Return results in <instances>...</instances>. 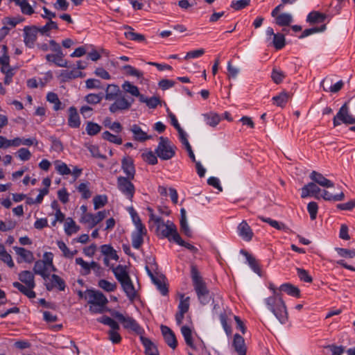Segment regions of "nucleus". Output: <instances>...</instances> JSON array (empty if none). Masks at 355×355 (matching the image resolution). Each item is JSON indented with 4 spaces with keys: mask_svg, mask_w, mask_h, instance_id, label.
Instances as JSON below:
<instances>
[{
    "mask_svg": "<svg viewBox=\"0 0 355 355\" xmlns=\"http://www.w3.org/2000/svg\"><path fill=\"white\" fill-rule=\"evenodd\" d=\"M14 250L16 254L19 256L21 260H18L19 263L21 261L26 262L28 263H31L34 260V256L31 251L28 250L21 247H14Z\"/></svg>",
    "mask_w": 355,
    "mask_h": 355,
    "instance_id": "nucleus-26",
    "label": "nucleus"
},
{
    "mask_svg": "<svg viewBox=\"0 0 355 355\" xmlns=\"http://www.w3.org/2000/svg\"><path fill=\"white\" fill-rule=\"evenodd\" d=\"M272 44L277 50L283 49L285 46L284 35L281 33H276V35H274Z\"/></svg>",
    "mask_w": 355,
    "mask_h": 355,
    "instance_id": "nucleus-51",
    "label": "nucleus"
},
{
    "mask_svg": "<svg viewBox=\"0 0 355 355\" xmlns=\"http://www.w3.org/2000/svg\"><path fill=\"white\" fill-rule=\"evenodd\" d=\"M131 178L123 176L117 178L118 189L130 201L132 200L135 193V187L131 182Z\"/></svg>",
    "mask_w": 355,
    "mask_h": 355,
    "instance_id": "nucleus-10",
    "label": "nucleus"
},
{
    "mask_svg": "<svg viewBox=\"0 0 355 355\" xmlns=\"http://www.w3.org/2000/svg\"><path fill=\"white\" fill-rule=\"evenodd\" d=\"M232 317L234 318L236 322V328L243 334H245V327L241 318L239 316L234 315L230 310H225L223 312L220 313L219 318L223 328L227 336H231L232 332L231 326L227 323L228 320H230Z\"/></svg>",
    "mask_w": 355,
    "mask_h": 355,
    "instance_id": "nucleus-7",
    "label": "nucleus"
},
{
    "mask_svg": "<svg viewBox=\"0 0 355 355\" xmlns=\"http://www.w3.org/2000/svg\"><path fill=\"white\" fill-rule=\"evenodd\" d=\"M258 218L261 221L268 223L271 227L275 228L276 230L283 231H286L288 230L286 225L282 222H278L275 220H272L270 218H266L261 216H259Z\"/></svg>",
    "mask_w": 355,
    "mask_h": 355,
    "instance_id": "nucleus-35",
    "label": "nucleus"
},
{
    "mask_svg": "<svg viewBox=\"0 0 355 355\" xmlns=\"http://www.w3.org/2000/svg\"><path fill=\"white\" fill-rule=\"evenodd\" d=\"M204 117L205 119L206 123L211 127L216 126L220 121V116L214 113L205 114Z\"/></svg>",
    "mask_w": 355,
    "mask_h": 355,
    "instance_id": "nucleus-52",
    "label": "nucleus"
},
{
    "mask_svg": "<svg viewBox=\"0 0 355 355\" xmlns=\"http://www.w3.org/2000/svg\"><path fill=\"white\" fill-rule=\"evenodd\" d=\"M310 178L315 183L318 184L319 185L323 187H333L334 186V182H332L331 180L327 179L325 177L323 176L322 174L316 172L315 171H313L310 174Z\"/></svg>",
    "mask_w": 355,
    "mask_h": 355,
    "instance_id": "nucleus-23",
    "label": "nucleus"
},
{
    "mask_svg": "<svg viewBox=\"0 0 355 355\" xmlns=\"http://www.w3.org/2000/svg\"><path fill=\"white\" fill-rule=\"evenodd\" d=\"M122 94L120 88L116 85H108L105 90V98L107 101H112L121 96Z\"/></svg>",
    "mask_w": 355,
    "mask_h": 355,
    "instance_id": "nucleus-29",
    "label": "nucleus"
},
{
    "mask_svg": "<svg viewBox=\"0 0 355 355\" xmlns=\"http://www.w3.org/2000/svg\"><path fill=\"white\" fill-rule=\"evenodd\" d=\"M130 130L133 134V139L135 141L144 142L152 138L150 135H148L147 133L143 131L141 127L137 124L131 125Z\"/></svg>",
    "mask_w": 355,
    "mask_h": 355,
    "instance_id": "nucleus-24",
    "label": "nucleus"
},
{
    "mask_svg": "<svg viewBox=\"0 0 355 355\" xmlns=\"http://www.w3.org/2000/svg\"><path fill=\"white\" fill-rule=\"evenodd\" d=\"M98 322L109 326L112 329H120L119 324L112 318L107 315H103L97 319Z\"/></svg>",
    "mask_w": 355,
    "mask_h": 355,
    "instance_id": "nucleus-50",
    "label": "nucleus"
},
{
    "mask_svg": "<svg viewBox=\"0 0 355 355\" xmlns=\"http://www.w3.org/2000/svg\"><path fill=\"white\" fill-rule=\"evenodd\" d=\"M38 30L42 35L50 37L51 31L58 30V26L55 21L49 20L44 26L38 27Z\"/></svg>",
    "mask_w": 355,
    "mask_h": 355,
    "instance_id": "nucleus-32",
    "label": "nucleus"
},
{
    "mask_svg": "<svg viewBox=\"0 0 355 355\" xmlns=\"http://www.w3.org/2000/svg\"><path fill=\"white\" fill-rule=\"evenodd\" d=\"M151 280L154 284L156 285L157 289L159 291L162 295H166L168 294V288L166 284L164 282L163 278L162 277H155Z\"/></svg>",
    "mask_w": 355,
    "mask_h": 355,
    "instance_id": "nucleus-45",
    "label": "nucleus"
},
{
    "mask_svg": "<svg viewBox=\"0 0 355 355\" xmlns=\"http://www.w3.org/2000/svg\"><path fill=\"white\" fill-rule=\"evenodd\" d=\"M46 100L49 103L53 104V110L55 111H58L63 108L62 106V103L60 101L57 94L54 92H49L46 95Z\"/></svg>",
    "mask_w": 355,
    "mask_h": 355,
    "instance_id": "nucleus-38",
    "label": "nucleus"
},
{
    "mask_svg": "<svg viewBox=\"0 0 355 355\" xmlns=\"http://www.w3.org/2000/svg\"><path fill=\"white\" fill-rule=\"evenodd\" d=\"M89 182H82L77 187V190L81 193L83 199H88L92 196V192L89 189Z\"/></svg>",
    "mask_w": 355,
    "mask_h": 355,
    "instance_id": "nucleus-48",
    "label": "nucleus"
},
{
    "mask_svg": "<svg viewBox=\"0 0 355 355\" xmlns=\"http://www.w3.org/2000/svg\"><path fill=\"white\" fill-rule=\"evenodd\" d=\"M342 123L345 125L355 123V117L349 113V107L347 103H344L341 106L333 119V124L334 127H337Z\"/></svg>",
    "mask_w": 355,
    "mask_h": 355,
    "instance_id": "nucleus-8",
    "label": "nucleus"
},
{
    "mask_svg": "<svg viewBox=\"0 0 355 355\" xmlns=\"http://www.w3.org/2000/svg\"><path fill=\"white\" fill-rule=\"evenodd\" d=\"M64 54L62 53L47 54L46 60L49 62L54 63L56 66L60 67H68V61L64 59Z\"/></svg>",
    "mask_w": 355,
    "mask_h": 355,
    "instance_id": "nucleus-21",
    "label": "nucleus"
},
{
    "mask_svg": "<svg viewBox=\"0 0 355 355\" xmlns=\"http://www.w3.org/2000/svg\"><path fill=\"white\" fill-rule=\"evenodd\" d=\"M54 165L55 171L61 175H67L71 173V170L67 164L60 160H56Z\"/></svg>",
    "mask_w": 355,
    "mask_h": 355,
    "instance_id": "nucleus-39",
    "label": "nucleus"
},
{
    "mask_svg": "<svg viewBox=\"0 0 355 355\" xmlns=\"http://www.w3.org/2000/svg\"><path fill=\"white\" fill-rule=\"evenodd\" d=\"M50 282L44 284L47 291H52L53 288H58L60 291L65 289L66 284L63 279L55 274L51 275L50 277Z\"/></svg>",
    "mask_w": 355,
    "mask_h": 355,
    "instance_id": "nucleus-15",
    "label": "nucleus"
},
{
    "mask_svg": "<svg viewBox=\"0 0 355 355\" xmlns=\"http://www.w3.org/2000/svg\"><path fill=\"white\" fill-rule=\"evenodd\" d=\"M181 333L184 338L187 345L191 348H194V344L192 339L191 329L187 326H183L181 328Z\"/></svg>",
    "mask_w": 355,
    "mask_h": 355,
    "instance_id": "nucleus-43",
    "label": "nucleus"
},
{
    "mask_svg": "<svg viewBox=\"0 0 355 355\" xmlns=\"http://www.w3.org/2000/svg\"><path fill=\"white\" fill-rule=\"evenodd\" d=\"M112 101L114 102L110 105L109 110L113 114L129 110L134 102L133 98H126L124 94Z\"/></svg>",
    "mask_w": 355,
    "mask_h": 355,
    "instance_id": "nucleus-9",
    "label": "nucleus"
},
{
    "mask_svg": "<svg viewBox=\"0 0 355 355\" xmlns=\"http://www.w3.org/2000/svg\"><path fill=\"white\" fill-rule=\"evenodd\" d=\"M124 28L129 30L124 33V35L127 39L137 42H143L145 40V36L142 34L134 32L132 27L125 26Z\"/></svg>",
    "mask_w": 355,
    "mask_h": 355,
    "instance_id": "nucleus-34",
    "label": "nucleus"
},
{
    "mask_svg": "<svg viewBox=\"0 0 355 355\" xmlns=\"http://www.w3.org/2000/svg\"><path fill=\"white\" fill-rule=\"evenodd\" d=\"M123 70L127 75L135 76L138 78L143 77V73L131 65L127 64L123 66Z\"/></svg>",
    "mask_w": 355,
    "mask_h": 355,
    "instance_id": "nucleus-61",
    "label": "nucleus"
},
{
    "mask_svg": "<svg viewBox=\"0 0 355 355\" xmlns=\"http://www.w3.org/2000/svg\"><path fill=\"white\" fill-rule=\"evenodd\" d=\"M293 21L292 15L289 13H282L276 17V23L279 26H288Z\"/></svg>",
    "mask_w": 355,
    "mask_h": 355,
    "instance_id": "nucleus-46",
    "label": "nucleus"
},
{
    "mask_svg": "<svg viewBox=\"0 0 355 355\" xmlns=\"http://www.w3.org/2000/svg\"><path fill=\"white\" fill-rule=\"evenodd\" d=\"M267 309L271 311L281 324L288 321V312L282 296L272 295L264 300Z\"/></svg>",
    "mask_w": 355,
    "mask_h": 355,
    "instance_id": "nucleus-2",
    "label": "nucleus"
},
{
    "mask_svg": "<svg viewBox=\"0 0 355 355\" xmlns=\"http://www.w3.org/2000/svg\"><path fill=\"white\" fill-rule=\"evenodd\" d=\"M79 230V227L76 225L75 221L71 218H68L64 223V231L67 235H71Z\"/></svg>",
    "mask_w": 355,
    "mask_h": 355,
    "instance_id": "nucleus-41",
    "label": "nucleus"
},
{
    "mask_svg": "<svg viewBox=\"0 0 355 355\" xmlns=\"http://www.w3.org/2000/svg\"><path fill=\"white\" fill-rule=\"evenodd\" d=\"M82 76V72L78 69H73L72 70L64 69L61 70L59 74V78L62 82H67L72 79H75Z\"/></svg>",
    "mask_w": 355,
    "mask_h": 355,
    "instance_id": "nucleus-28",
    "label": "nucleus"
},
{
    "mask_svg": "<svg viewBox=\"0 0 355 355\" xmlns=\"http://www.w3.org/2000/svg\"><path fill=\"white\" fill-rule=\"evenodd\" d=\"M12 286L17 288L21 293L28 297L29 299H33L36 296V293L33 291L34 288L26 287L18 282H13Z\"/></svg>",
    "mask_w": 355,
    "mask_h": 355,
    "instance_id": "nucleus-33",
    "label": "nucleus"
},
{
    "mask_svg": "<svg viewBox=\"0 0 355 355\" xmlns=\"http://www.w3.org/2000/svg\"><path fill=\"white\" fill-rule=\"evenodd\" d=\"M101 130V125L94 122H87L86 125V132L87 135L94 136L97 135Z\"/></svg>",
    "mask_w": 355,
    "mask_h": 355,
    "instance_id": "nucleus-56",
    "label": "nucleus"
},
{
    "mask_svg": "<svg viewBox=\"0 0 355 355\" xmlns=\"http://www.w3.org/2000/svg\"><path fill=\"white\" fill-rule=\"evenodd\" d=\"M296 270L297 276L301 281L306 283H311L313 282V278L307 270L300 268H297Z\"/></svg>",
    "mask_w": 355,
    "mask_h": 355,
    "instance_id": "nucleus-59",
    "label": "nucleus"
},
{
    "mask_svg": "<svg viewBox=\"0 0 355 355\" xmlns=\"http://www.w3.org/2000/svg\"><path fill=\"white\" fill-rule=\"evenodd\" d=\"M237 234L239 236L247 242L252 241L254 236L253 231L246 220H243L237 226Z\"/></svg>",
    "mask_w": 355,
    "mask_h": 355,
    "instance_id": "nucleus-14",
    "label": "nucleus"
},
{
    "mask_svg": "<svg viewBox=\"0 0 355 355\" xmlns=\"http://www.w3.org/2000/svg\"><path fill=\"white\" fill-rule=\"evenodd\" d=\"M150 220L155 223L158 234L162 238H167L169 241L175 242V238L179 234L175 225L172 221L168 220L165 223L162 217L155 216L154 214L150 215Z\"/></svg>",
    "mask_w": 355,
    "mask_h": 355,
    "instance_id": "nucleus-4",
    "label": "nucleus"
},
{
    "mask_svg": "<svg viewBox=\"0 0 355 355\" xmlns=\"http://www.w3.org/2000/svg\"><path fill=\"white\" fill-rule=\"evenodd\" d=\"M48 266L44 261L37 260L35 262L33 266V272L35 275H40L45 281L49 279V271H48Z\"/></svg>",
    "mask_w": 355,
    "mask_h": 355,
    "instance_id": "nucleus-22",
    "label": "nucleus"
},
{
    "mask_svg": "<svg viewBox=\"0 0 355 355\" xmlns=\"http://www.w3.org/2000/svg\"><path fill=\"white\" fill-rule=\"evenodd\" d=\"M320 197H322L325 200L341 201L344 199L345 195L343 192H340L338 194L333 195L328 191L323 190Z\"/></svg>",
    "mask_w": 355,
    "mask_h": 355,
    "instance_id": "nucleus-42",
    "label": "nucleus"
},
{
    "mask_svg": "<svg viewBox=\"0 0 355 355\" xmlns=\"http://www.w3.org/2000/svg\"><path fill=\"white\" fill-rule=\"evenodd\" d=\"M85 298L90 304L89 311L93 313H102L105 311V307L108 303L105 295L98 291L87 290Z\"/></svg>",
    "mask_w": 355,
    "mask_h": 355,
    "instance_id": "nucleus-5",
    "label": "nucleus"
},
{
    "mask_svg": "<svg viewBox=\"0 0 355 355\" xmlns=\"http://www.w3.org/2000/svg\"><path fill=\"white\" fill-rule=\"evenodd\" d=\"M327 16L325 14L317 11L311 12L306 18V21L311 24L322 23L324 21Z\"/></svg>",
    "mask_w": 355,
    "mask_h": 355,
    "instance_id": "nucleus-36",
    "label": "nucleus"
},
{
    "mask_svg": "<svg viewBox=\"0 0 355 355\" xmlns=\"http://www.w3.org/2000/svg\"><path fill=\"white\" fill-rule=\"evenodd\" d=\"M191 277L199 301L203 305L208 304L211 300L209 291L197 267L194 265L191 266Z\"/></svg>",
    "mask_w": 355,
    "mask_h": 355,
    "instance_id": "nucleus-3",
    "label": "nucleus"
},
{
    "mask_svg": "<svg viewBox=\"0 0 355 355\" xmlns=\"http://www.w3.org/2000/svg\"><path fill=\"white\" fill-rule=\"evenodd\" d=\"M176 147L167 137H160L155 153L162 160H168L175 155Z\"/></svg>",
    "mask_w": 355,
    "mask_h": 355,
    "instance_id": "nucleus-6",
    "label": "nucleus"
},
{
    "mask_svg": "<svg viewBox=\"0 0 355 355\" xmlns=\"http://www.w3.org/2000/svg\"><path fill=\"white\" fill-rule=\"evenodd\" d=\"M76 264L81 267L80 272L83 275H88L91 272L90 263L84 261L83 258L78 257L75 260Z\"/></svg>",
    "mask_w": 355,
    "mask_h": 355,
    "instance_id": "nucleus-47",
    "label": "nucleus"
},
{
    "mask_svg": "<svg viewBox=\"0 0 355 355\" xmlns=\"http://www.w3.org/2000/svg\"><path fill=\"white\" fill-rule=\"evenodd\" d=\"M232 345L238 354L246 355V347L244 338L239 334L234 335Z\"/></svg>",
    "mask_w": 355,
    "mask_h": 355,
    "instance_id": "nucleus-27",
    "label": "nucleus"
},
{
    "mask_svg": "<svg viewBox=\"0 0 355 355\" xmlns=\"http://www.w3.org/2000/svg\"><path fill=\"white\" fill-rule=\"evenodd\" d=\"M107 214H109V211L105 210L100 211L96 214L86 213L83 214L80 221L82 223L87 224L90 228H92L102 221Z\"/></svg>",
    "mask_w": 355,
    "mask_h": 355,
    "instance_id": "nucleus-11",
    "label": "nucleus"
},
{
    "mask_svg": "<svg viewBox=\"0 0 355 355\" xmlns=\"http://www.w3.org/2000/svg\"><path fill=\"white\" fill-rule=\"evenodd\" d=\"M0 260L6 263L10 268L15 266L10 254L7 252L3 244H0Z\"/></svg>",
    "mask_w": 355,
    "mask_h": 355,
    "instance_id": "nucleus-40",
    "label": "nucleus"
},
{
    "mask_svg": "<svg viewBox=\"0 0 355 355\" xmlns=\"http://www.w3.org/2000/svg\"><path fill=\"white\" fill-rule=\"evenodd\" d=\"M94 209H98L106 205L107 197L105 195H98L93 198Z\"/></svg>",
    "mask_w": 355,
    "mask_h": 355,
    "instance_id": "nucleus-54",
    "label": "nucleus"
},
{
    "mask_svg": "<svg viewBox=\"0 0 355 355\" xmlns=\"http://www.w3.org/2000/svg\"><path fill=\"white\" fill-rule=\"evenodd\" d=\"M39 33L36 26H26L24 28V42L27 47L34 48Z\"/></svg>",
    "mask_w": 355,
    "mask_h": 355,
    "instance_id": "nucleus-12",
    "label": "nucleus"
},
{
    "mask_svg": "<svg viewBox=\"0 0 355 355\" xmlns=\"http://www.w3.org/2000/svg\"><path fill=\"white\" fill-rule=\"evenodd\" d=\"M246 259L252 270L259 275H261V268L257 259L250 254H246Z\"/></svg>",
    "mask_w": 355,
    "mask_h": 355,
    "instance_id": "nucleus-53",
    "label": "nucleus"
},
{
    "mask_svg": "<svg viewBox=\"0 0 355 355\" xmlns=\"http://www.w3.org/2000/svg\"><path fill=\"white\" fill-rule=\"evenodd\" d=\"M19 279L26 285V287L35 288L34 272L29 270H23L19 274Z\"/></svg>",
    "mask_w": 355,
    "mask_h": 355,
    "instance_id": "nucleus-25",
    "label": "nucleus"
},
{
    "mask_svg": "<svg viewBox=\"0 0 355 355\" xmlns=\"http://www.w3.org/2000/svg\"><path fill=\"white\" fill-rule=\"evenodd\" d=\"M141 157L142 159L149 164L154 165L157 163V158L151 150L143 153Z\"/></svg>",
    "mask_w": 355,
    "mask_h": 355,
    "instance_id": "nucleus-63",
    "label": "nucleus"
},
{
    "mask_svg": "<svg viewBox=\"0 0 355 355\" xmlns=\"http://www.w3.org/2000/svg\"><path fill=\"white\" fill-rule=\"evenodd\" d=\"M290 98V95L286 92H282L279 94L272 97L274 104L277 106L284 107Z\"/></svg>",
    "mask_w": 355,
    "mask_h": 355,
    "instance_id": "nucleus-37",
    "label": "nucleus"
},
{
    "mask_svg": "<svg viewBox=\"0 0 355 355\" xmlns=\"http://www.w3.org/2000/svg\"><path fill=\"white\" fill-rule=\"evenodd\" d=\"M161 330L165 342L172 349H175L178 345L175 334L167 326L162 325Z\"/></svg>",
    "mask_w": 355,
    "mask_h": 355,
    "instance_id": "nucleus-18",
    "label": "nucleus"
},
{
    "mask_svg": "<svg viewBox=\"0 0 355 355\" xmlns=\"http://www.w3.org/2000/svg\"><path fill=\"white\" fill-rule=\"evenodd\" d=\"M119 329H112L107 331L108 340L113 344H119L121 341V336L119 333Z\"/></svg>",
    "mask_w": 355,
    "mask_h": 355,
    "instance_id": "nucleus-49",
    "label": "nucleus"
},
{
    "mask_svg": "<svg viewBox=\"0 0 355 355\" xmlns=\"http://www.w3.org/2000/svg\"><path fill=\"white\" fill-rule=\"evenodd\" d=\"M320 191V189L314 182H309L302 188L301 197L306 198L308 196H312L316 198H319V193Z\"/></svg>",
    "mask_w": 355,
    "mask_h": 355,
    "instance_id": "nucleus-19",
    "label": "nucleus"
},
{
    "mask_svg": "<svg viewBox=\"0 0 355 355\" xmlns=\"http://www.w3.org/2000/svg\"><path fill=\"white\" fill-rule=\"evenodd\" d=\"M103 99V94H89L85 97V101L92 105L99 103Z\"/></svg>",
    "mask_w": 355,
    "mask_h": 355,
    "instance_id": "nucleus-55",
    "label": "nucleus"
},
{
    "mask_svg": "<svg viewBox=\"0 0 355 355\" xmlns=\"http://www.w3.org/2000/svg\"><path fill=\"white\" fill-rule=\"evenodd\" d=\"M140 338L145 347V352L147 355H159L157 347L150 339L144 336H141Z\"/></svg>",
    "mask_w": 355,
    "mask_h": 355,
    "instance_id": "nucleus-31",
    "label": "nucleus"
},
{
    "mask_svg": "<svg viewBox=\"0 0 355 355\" xmlns=\"http://www.w3.org/2000/svg\"><path fill=\"white\" fill-rule=\"evenodd\" d=\"M122 87L126 92L130 93L133 96H137L139 95L138 87L128 81L125 82L122 85Z\"/></svg>",
    "mask_w": 355,
    "mask_h": 355,
    "instance_id": "nucleus-58",
    "label": "nucleus"
},
{
    "mask_svg": "<svg viewBox=\"0 0 355 355\" xmlns=\"http://www.w3.org/2000/svg\"><path fill=\"white\" fill-rule=\"evenodd\" d=\"M326 349H327L332 355H342L345 352V347L342 345H329L326 347Z\"/></svg>",
    "mask_w": 355,
    "mask_h": 355,
    "instance_id": "nucleus-64",
    "label": "nucleus"
},
{
    "mask_svg": "<svg viewBox=\"0 0 355 355\" xmlns=\"http://www.w3.org/2000/svg\"><path fill=\"white\" fill-rule=\"evenodd\" d=\"M68 113V125L72 128H79L81 122L77 109L71 106L69 108Z\"/></svg>",
    "mask_w": 355,
    "mask_h": 355,
    "instance_id": "nucleus-20",
    "label": "nucleus"
},
{
    "mask_svg": "<svg viewBox=\"0 0 355 355\" xmlns=\"http://www.w3.org/2000/svg\"><path fill=\"white\" fill-rule=\"evenodd\" d=\"M98 286L106 292H113L117 288L115 282H110L106 279H100L98 282Z\"/></svg>",
    "mask_w": 355,
    "mask_h": 355,
    "instance_id": "nucleus-44",
    "label": "nucleus"
},
{
    "mask_svg": "<svg viewBox=\"0 0 355 355\" xmlns=\"http://www.w3.org/2000/svg\"><path fill=\"white\" fill-rule=\"evenodd\" d=\"M336 251L339 256L345 258H354L355 257V249L349 250L342 248H336Z\"/></svg>",
    "mask_w": 355,
    "mask_h": 355,
    "instance_id": "nucleus-62",
    "label": "nucleus"
},
{
    "mask_svg": "<svg viewBox=\"0 0 355 355\" xmlns=\"http://www.w3.org/2000/svg\"><path fill=\"white\" fill-rule=\"evenodd\" d=\"M114 277L121 284L123 291L130 300H135L137 293L125 266L118 265L112 269Z\"/></svg>",
    "mask_w": 355,
    "mask_h": 355,
    "instance_id": "nucleus-1",
    "label": "nucleus"
},
{
    "mask_svg": "<svg viewBox=\"0 0 355 355\" xmlns=\"http://www.w3.org/2000/svg\"><path fill=\"white\" fill-rule=\"evenodd\" d=\"M121 168L128 178L134 179L135 168L133 159L130 157H125L122 159Z\"/></svg>",
    "mask_w": 355,
    "mask_h": 355,
    "instance_id": "nucleus-17",
    "label": "nucleus"
},
{
    "mask_svg": "<svg viewBox=\"0 0 355 355\" xmlns=\"http://www.w3.org/2000/svg\"><path fill=\"white\" fill-rule=\"evenodd\" d=\"M279 291H284L288 295L295 297H300V289L297 286L289 283L282 284L279 287Z\"/></svg>",
    "mask_w": 355,
    "mask_h": 355,
    "instance_id": "nucleus-30",
    "label": "nucleus"
},
{
    "mask_svg": "<svg viewBox=\"0 0 355 355\" xmlns=\"http://www.w3.org/2000/svg\"><path fill=\"white\" fill-rule=\"evenodd\" d=\"M103 139L107 140L111 143L120 145L122 144V139L116 135L110 133L109 131H105L102 134Z\"/></svg>",
    "mask_w": 355,
    "mask_h": 355,
    "instance_id": "nucleus-57",
    "label": "nucleus"
},
{
    "mask_svg": "<svg viewBox=\"0 0 355 355\" xmlns=\"http://www.w3.org/2000/svg\"><path fill=\"white\" fill-rule=\"evenodd\" d=\"M112 315L121 322L125 329H129L136 331L139 328L138 323L131 317L125 316L116 311H112Z\"/></svg>",
    "mask_w": 355,
    "mask_h": 355,
    "instance_id": "nucleus-13",
    "label": "nucleus"
},
{
    "mask_svg": "<svg viewBox=\"0 0 355 355\" xmlns=\"http://www.w3.org/2000/svg\"><path fill=\"white\" fill-rule=\"evenodd\" d=\"M57 245L59 249L62 251V255L65 258L72 259L73 257L74 253H72V251L69 249L64 242L62 241H58L57 242Z\"/></svg>",
    "mask_w": 355,
    "mask_h": 355,
    "instance_id": "nucleus-60",
    "label": "nucleus"
},
{
    "mask_svg": "<svg viewBox=\"0 0 355 355\" xmlns=\"http://www.w3.org/2000/svg\"><path fill=\"white\" fill-rule=\"evenodd\" d=\"M147 234L146 227L135 229L131 234L132 245L135 249H139L144 243V237Z\"/></svg>",
    "mask_w": 355,
    "mask_h": 355,
    "instance_id": "nucleus-16",
    "label": "nucleus"
}]
</instances>
